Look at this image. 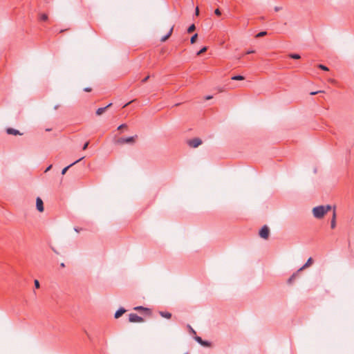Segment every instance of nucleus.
Segmentation results:
<instances>
[{"label": "nucleus", "instance_id": "f257e3e1", "mask_svg": "<svg viewBox=\"0 0 354 354\" xmlns=\"http://www.w3.org/2000/svg\"><path fill=\"white\" fill-rule=\"evenodd\" d=\"M330 209L331 206L329 205L317 206L313 209V214L315 218L320 219Z\"/></svg>", "mask_w": 354, "mask_h": 354}, {"label": "nucleus", "instance_id": "dca6fc26", "mask_svg": "<svg viewBox=\"0 0 354 354\" xmlns=\"http://www.w3.org/2000/svg\"><path fill=\"white\" fill-rule=\"evenodd\" d=\"M48 19V17L45 13L40 14L39 16V19L41 21H47Z\"/></svg>", "mask_w": 354, "mask_h": 354}, {"label": "nucleus", "instance_id": "f3484780", "mask_svg": "<svg viewBox=\"0 0 354 354\" xmlns=\"http://www.w3.org/2000/svg\"><path fill=\"white\" fill-rule=\"evenodd\" d=\"M245 77L241 75H234L232 77L233 80H243Z\"/></svg>", "mask_w": 354, "mask_h": 354}, {"label": "nucleus", "instance_id": "473e14b6", "mask_svg": "<svg viewBox=\"0 0 354 354\" xmlns=\"http://www.w3.org/2000/svg\"><path fill=\"white\" fill-rule=\"evenodd\" d=\"M84 91H86V92H90V91H91V88H90V87H86V88H85L84 89Z\"/></svg>", "mask_w": 354, "mask_h": 354}, {"label": "nucleus", "instance_id": "72a5a7b5", "mask_svg": "<svg viewBox=\"0 0 354 354\" xmlns=\"http://www.w3.org/2000/svg\"><path fill=\"white\" fill-rule=\"evenodd\" d=\"M254 53V50H248L245 54L248 55V54Z\"/></svg>", "mask_w": 354, "mask_h": 354}, {"label": "nucleus", "instance_id": "4be33fe9", "mask_svg": "<svg viewBox=\"0 0 354 354\" xmlns=\"http://www.w3.org/2000/svg\"><path fill=\"white\" fill-rule=\"evenodd\" d=\"M198 37L197 34H194L190 39L191 44H194L196 42V38Z\"/></svg>", "mask_w": 354, "mask_h": 354}, {"label": "nucleus", "instance_id": "2eb2a0df", "mask_svg": "<svg viewBox=\"0 0 354 354\" xmlns=\"http://www.w3.org/2000/svg\"><path fill=\"white\" fill-rule=\"evenodd\" d=\"M160 315L162 317H165V318H167V319H170L171 317V314L170 313H169V312L160 311Z\"/></svg>", "mask_w": 354, "mask_h": 354}, {"label": "nucleus", "instance_id": "f8f14e48", "mask_svg": "<svg viewBox=\"0 0 354 354\" xmlns=\"http://www.w3.org/2000/svg\"><path fill=\"white\" fill-rule=\"evenodd\" d=\"M313 263V259L311 257H310L306 263L301 267L298 270H297V272L301 271L302 270H304V268H308L309 267L311 264Z\"/></svg>", "mask_w": 354, "mask_h": 354}, {"label": "nucleus", "instance_id": "5701e85b", "mask_svg": "<svg viewBox=\"0 0 354 354\" xmlns=\"http://www.w3.org/2000/svg\"><path fill=\"white\" fill-rule=\"evenodd\" d=\"M318 68L323 70V71H328L329 69L327 66L323 65V64H319L318 65Z\"/></svg>", "mask_w": 354, "mask_h": 354}, {"label": "nucleus", "instance_id": "7c9ffc66", "mask_svg": "<svg viewBox=\"0 0 354 354\" xmlns=\"http://www.w3.org/2000/svg\"><path fill=\"white\" fill-rule=\"evenodd\" d=\"M88 144H89V142H86L84 145V146H83V147H82V149H83V150L86 149H87V147H88Z\"/></svg>", "mask_w": 354, "mask_h": 354}, {"label": "nucleus", "instance_id": "bb28decb", "mask_svg": "<svg viewBox=\"0 0 354 354\" xmlns=\"http://www.w3.org/2000/svg\"><path fill=\"white\" fill-rule=\"evenodd\" d=\"M127 125L126 124H120L118 127V130H121L124 128H127Z\"/></svg>", "mask_w": 354, "mask_h": 354}, {"label": "nucleus", "instance_id": "39448f33", "mask_svg": "<svg viewBox=\"0 0 354 354\" xmlns=\"http://www.w3.org/2000/svg\"><path fill=\"white\" fill-rule=\"evenodd\" d=\"M129 321L130 322H142L144 319L142 317L138 316L137 314L131 313L129 315Z\"/></svg>", "mask_w": 354, "mask_h": 354}, {"label": "nucleus", "instance_id": "aec40b11", "mask_svg": "<svg viewBox=\"0 0 354 354\" xmlns=\"http://www.w3.org/2000/svg\"><path fill=\"white\" fill-rule=\"evenodd\" d=\"M134 310H145V311H149V309L147 308H145L143 306H137L134 308Z\"/></svg>", "mask_w": 354, "mask_h": 354}, {"label": "nucleus", "instance_id": "f03ea898", "mask_svg": "<svg viewBox=\"0 0 354 354\" xmlns=\"http://www.w3.org/2000/svg\"><path fill=\"white\" fill-rule=\"evenodd\" d=\"M138 136H133L128 138H120L116 141L115 143L118 145H124V144H130L133 145L136 142Z\"/></svg>", "mask_w": 354, "mask_h": 354}, {"label": "nucleus", "instance_id": "6e6552de", "mask_svg": "<svg viewBox=\"0 0 354 354\" xmlns=\"http://www.w3.org/2000/svg\"><path fill=\"white\" fill-rule=\"evenodd\" d=\"M84 157H82L80 158H79L78 160H77L76 161L73 162V163L70 164L69 165H68L67 167H64L62 171V175H64L66 171H68V169L73 166L74 165H75L76 163L79 162L80 161H81L82 159H84Z\"/></svg>", "mask_w": 354, "mask_h": 354}, {"label": "nucleus", "instance_id": "cd10ccee", "mask_svg": "<svg viewBox=\"0 0 354 354\" xmlns=\"http://www.w3.org/2000/svg\"><path fill=\"white\" fill-rule=\"evenodd\" d=\"M34 283H35V286L36 288H39V282L37 279H35V281H34Z\"/></svg>", "mask_w": 354, "mask_h": 354}, {"label": "nucleus", "instance_id": "a878e982", "mask_svg": "<svg viewBox=\"0 0 354 354\" xmlns=\"http://www.w3.org/2000/svg\"><path fill=\"white\" fill-rule=\"evenodd\" d=\"M187 328H189L190 333L194 334V335L196 334V331L192 328V327L190 325L188 324Z\"/></svg>", "mask_w": 354, "mask_h": 354}, {"label": "nucleus", "instance_id": "b1692460", "mask_svg": "<svg viewBox=\"0 0 354 354\" xmlns=\"http://www.w3.org/2000/svg\"><path fill=\"white\" fill-rule=\"evenodd\" d=\"M267 35V32L266 31H262V32H259L257 35H256V37H263L265 35Z\"/></svg>", "mask_w": 354, "mask_h": 354}, {"label": "nucleus", "instance_id": "c9c22d12", "mask_svg": "<svg viewBox=\"0 0 354 354\" xmlns=\"http://www.w3.org/2000/svg\"><path fill=\"white\" fill-rule=\"evenodd\" d=\"M195 14H196V15H198V14H199V10H198V7L196 8Z\"/></svg>", "mask_w": 354, "mask_h": 354}, {"label": "nucleus", "instance_id": "f704fd0d", "mask_svg": "<svg viewBox=\"0 0 354 354\" xmlns=\"http://www.w3.org/2000/svg\"><path fill=\"white\" fill-rule=\"evenodd\" d=\"M51 168H52V165H49V166L46 169L45 172L48 171Z\"/></svg>", "mask_w": 354, "mask_h": 354}, {"label": "nucleus", "instance_id": "ddd939ff", "mask_svg": "<svg viewBox=\"0 0 354 354\" xmlns=\"http://www.w3.org/2000/svg\"><path fill=\"white\" fill-rule=\"evenodd\" d=\"M336 226V212L335 210H333V217L330 221V227L332 229H334Z\"/></svg>", "mask_w": 354, "mask_h": 354}, {"label": "nucleus", "instance_id": "412c9836", "mask_svg": "<svg viewBox=\"0 0 354 354\" xmlns=\"http://www.w3.org/2000/svg\"><path fill=\"white\" fill-rule=\"evenodd\" d=\"M196 29V26L194 24H192L187 29V32L188 33H191L192 32H194Z\"/></svg>", "mask_w": 354, "mask_h": 354}, {"label": "nucleus", "instance_id": "423d86ee", "mask_svg": "<svg viewBox=\"0 0 354 354\" xmlns=\"http://www.w3.org/2000/svg\"><path fill=\"white\" fill-rule=\"evenodd\" d=\"M36 207L39 212H44V203L39 197H37L36 199Z\"/></svg>", "mask_w": 354, "mask_h": 354}, {"label": "nucleus", "instance_id": "c85d7f7f", "mask_svg": "<svg viewBox=\"0 0 354 354\" xmlns=\"http://www.w3.org/2000/svg\"><path fill=\"white\" fill-rule=\"evenodd\" d=\"M214 13H215V15H216L217 16H220V15H221V11H220V10H219V9H218V8L215 10Z\"/></svg>", "mask_w": 354, "mask_h": 354}, {"label": "nucleus", "instance_id": "2f4dec72", "mask_svg": "<svg viewBox=\"0 0 354 354\" xmlns=\"http://www.w3.org/2000/svg\"><path fill=\"white\" fill-rule=\"evenodd\" d=\"M149 76L148 75V76H147L146 77H145V78L142 80V83L146 82L148 80V79H149Z\"/></svg>", "mask_w": 354, "mask_h": 354}, {"label": "nucleus", "instance_id": "c756f323", "mask_svg": "<svg viewBox=\"0 0 354 354\" xmlns=\"http://www.w3.org/2000/svg\"><path fill=\"white\" fill-rule=\"evenodd\" d=\"M323 92H324V91H314V92H311V93H310V95H316V94H317V93H323Z\"/></svg>", "mask_w": 354, "mask_h": 354}, {"label": "nucleus", "instance_id": "ea45409f", "mask_svg": "<svg viewBox=\"0 0 354 354\" xmlns=\"http://www.w3.org/2000/svg\"><path fill=\"white\" fill-rule=\"evenodd\" d=\"M130 102H128L126 104L124 105V107L127 106Z\"/></svg>", "mask_w": 354, "mask_h": 354}, {"label": "nucleus", "instance_id": "a19ab883", "mask_svg": "<svg viewBox=\"0 0 354 354\" xmlns=\"http://www.w3.org/2000/svg\"><path fill=\"white\" fill-rule=\"evenodd\" d=\"M75 230L76 232H79L78 229H77V228H75Z\"/></svg>", "mask_w": 354, "mask_h": 354}, {"label": "nucleus", "instance_id": "a211bd4d", "mask_svg": "<svg viewBox=\"0 0 354 354\" xmlns=\"http://www.w3.org/2000/svg\"><path fill=\"white\" fill-rule=\"evenodd\" d=\"M297 274H298V272H295V273H294V274H292V275L289 278V279H288V282L289 283H291L295 280V277L297 276Z\"/></svg>", "mask_w": 354, "mask_h": 354}, {"label": "nucleus", "instance_id": "9b49d317", "mask_svg": "<svg viewBox=\"0 0 354 354\" xmlns=\"http://www.w3.org/2000/svg\"><path fill=\"white\" fill-rule=\"evenodd\" d=\"M112 105V103H110L107 106H104V107H101V108H99L97 109L96 111V114L97 115H102L107 108L110 107Z\"/></svg>", "mask_w": 354, "mask_h": 354}, {"label": "nucleus", "instance_id": "6ab92c4d", "mask_svg": "<svg viewBox=\"0 0 354 354\" xmlns=\"http://www.w3.org/2000/svg\"><path fill=\"white\" fill-rule=\"evenodd\" d=\"M289 57L292 59H300V55L299 54L292 53L289 55Z\"/></svg>", "mask_w": 354, "mask_h": 354}, {"label": "nucleus", "instance_id": "0eeeda50", "mask_svg": "<svg viewBox=\"0 0 354 354\" xmlns=\"http://www.w3.org/2000/svg\"><path fill=\"white\" fill-rule=\"evenodd\" d=\"M195 340L199 343L201 345L203 346H206V347H208V346H210L211 345V343L209 342H207V341H205V340H203L202 338L201 337H198V336H196L194 337Z\"/></svg>", "mask_w": 354, "mask_h": 354}, {"label": "nucleus", "instance_id": "e433bc0d", "mask_svg": "<svg viewBox=\"0 0 354 354\" xmlns=\"http://www.w3.org/2000/svg\"><path fill=\"white\" fill-rule=\"evenodd\" d=\"M281 10V8H280V7H275V8H274V10H275V11H277H277H279V10Z\"/></svg>", "mask_w": 354, "mask_h": 354}, {"label": "nucleus", "instance_id": "9d476101", "mask_svg": "<svg viewBox=\"0 0 354 354\" xmlns=\"http://www.w3.org/2000/svg\"><path fill=\"white\" fill-rule=\"evenodd\" d=\"M125 312L126 310L124 308H120L115 313V318L118 319Z\"/></svg>", "mask_w": 354, "mask_h": 354}, {"label": "nucleus", "instance_id": "393cba45", "mask_svg": "<svg viewBox=\"0 0 354 354\" xmlns=\"http://www.w3.org/2000/svg\"><path fill=\"white\" fill-rule=\"evenodd\" d=\"M207 48L206 46L202 48L198 53L197 55H199L203 53H205L207 50Z\"/></svg>", "mask_w": 354, "mask_h": 354}, {"label": "nucleus", "instance_id": "20e7f679", "mask_svg": "<svg viewBox=\"0 0 354 354\" xmlns=\"http://www.w3.org/2000/svg\"><path fill=\"white\" fill-rule=\"evenodd\" d=\"M269 228L267 225H264L259 231V236L264 239H267L269 236Z\"/></svg>", "mask_w": 354, "mask_h": 354}, {"label": "nucleus", "instance_id": "58836bf2", "mask_svg": "<svg viewBox=\"0 0 354 354\" xmlns=\"http://www.w3.org/2000/svg\"><path fill=\"white\" fill-rule=\"evenodd\" d=\"M60 266H61L62 268H64V267H65V264H64V263H62L60 264Z\"/></svg>", "mask_w": 354, "mask_h": 354}, {"label": "nucleus", "instance_id": "1a4fd4ad", "mask_svg": "<svg viewBox=\"0 0 354 354\" xmlns=\"http://www.w3.org/2000/svg\"><path fill=\"white\" fill-rule=\"evenodd\" d=\"M6 133L9 135H22L21 133H20L18 130L12 129V128H8L6 129Z\"/></svg>", "mask_w": 354, "mask_h": 354}, {"label": "nucleus", "instance_id": "4c0bfd02", "mask_svg": "<svg viewBox=\"0 0 354 354\" xmlns=\"http://www.w3.org/2000/svg\"><path fill=\"white\" fill-rule=\"evenodd\" d=\"M212 97V96H211V95H208V96H207V97H205V99H206V100H209V99H211Z\"/></svg>", "mask_w": 354, "mask_h": 354}, {"label": "nucleus", "instance_id": "7ed1b4c3", "mask_svg": "<svg viewBox=\"0 0 354 354\" xmlns=\"http://www.w3.org/2000/svg\"><path fill=\"white\" fill-rule=\"evenodd\" d=\"M187 144L190 147L196 148L202 144V140L198 138H195L189 140Z\"/></svg>", "mask_w": 354, "mask_h": 354}, {"label": "nucleus", "instance_id": "4468645a", "mask_svg": "<svg viewBox=\"0 0 354 354\" xmlns=\"http://www.w3.org/2000/svg\"><path fill=\"white\" fill-rule=\"evenodd\" d=\"M172 32H173V27H171L169 31V32L165 35L164 37H162L161 38V41H165L172 34Z\"/></svg>", "mask_w": 354, "mask_h": 354}]
</instances>
